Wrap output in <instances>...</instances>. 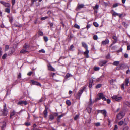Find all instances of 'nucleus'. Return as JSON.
I'll return each mask as SVG.
<instances>
[{
	"label": "nucleus",
	"instance_id": "obj_1",
	"mask_svg": "<svg viewBox=\"0 0 130 130\" xmlns=\"http://www.w3.org/2000/svg\"><path fill=\"white\" fill-rule=\"evenodd\" d=\"M82 44L83 47L86 49V51L84 52V55L86 56L87 58L89 57L88 54L89 51L88 50V46L87 44L85 42H83L82 43Z\"/></svg>",
	"mask_w": 130,
	"mask_h": 130
},
{
	"label": "nucleus",
	"instance_id": "obj_2",
	"mask_svg": "<svg viewBox=\"0 0 130 130\" xmlns=\"http://www.w3.org/2000/svg\"><path fill=\"white\" fill-rule=\"evenodd\" d=\"M8 114V110L6 107V104L5 103L4 105L3 109L1 115L4 116H7Z\"/></svg>",
	"mask_w": 130,
	"mask_h": 130
},
{
	"label": "nucleus",
	"instance_id": "obj_3",
	"mask_svg": "<svg viewBox=\"0 0 130 130\" xmlns=\"http://www.w3.org/2000/svg\"><path fill=\"white\" fill-rule=\"evenodd\" d=\"M98 95L99 97L96 99V100L97 101L102 99L104 101H106L107 100L106 98L104 96L103 94L102 93H99L98 94Z\"/></svg>",
	"mask_w": 130,
	"mask_h": 130
},
{
	"label": "nucleus",
	"instance_id": "obj_4",
	"mask_svg": "<svg viewBox=\"0 0 130 130\" xmlns=\"http://www.w3.org/2000/svg\"><path fill=\"white\" fill-rule=\"evenodd\" d=\"M85 88L86 87H83L79 91L78 93L77 94V99H79L80 98Z\"/></svg>",
	"mask_w": 130,
	"mask_h": 130
},
{
	"label": "nucleus",
	"instance_id": "obj_5",
	"mask_svg": "<svg viewBox=\"0 0 130 130\" xmlns=\"http://www.w3.org/2000/svg\"><path fill=\"white\" fill-rule=\"evenodd\" d=\"M112 98L117 102H120L122 99V97L120 96H119L117 95H114L112 97Z\"/></svg>",
	"mask_w": 130,
	"mask_h": 130
},
{
	"label": "nucleus",
	"instance_id": "obj_6",
	"mask_svg": "<svg viewBox=\"0 0 130 130\" xmlns=\"http://www.w3.org/2000/svg\"><path fill=\"white\" fill-rule=\"evenodd\" d=\"M125 119H124L123 121H121L118 123V124L119 125L121 126L123 125L124 126L127 125V122L125 121Z\"/></svg>",
	"mask_w": 130,
	"mask_h": 130
},
{
	"label": "nucleus",
	"instance_id": "obj_7",
	"mask_svg": "<svg viewBox=\"0 0 130 130\" xmlns=\"http://www.w3.org/2000/svg\"><path fill=\"white\" fill-rule=\"evenodd\" d=\"M124 114L123 111L121 112L117 116V118L118 119H121L124 116Z\"/></svg>",
	"mask_w": 130,
	"mask_h": 130
},
{
	"label": "nucleus",
	"instance_id": "obj_8",
	"mask_svg": "<svg viewBox=\"0 0 130 130\" xmlns=\"http://www.w3.org/2000/svg\"><path fill=\"white\" fill-rule=\"evenodd\" d=\"M28 102L26 101H20L17 103V104L22 106L23 105H26L27 104Z\"/></svg>",
	"mask_w": 130,
	"mask_h": 130
},
{
	"label": "nucleus",
	"instance_id": "obj_9",
	"mask_svg": "<svg viewBox=\"0 0 130 130\" xmlns=\"http://www.w3.org/2000/svg\"><path fill=\"white\" fill-rule=\"evenodd\" d=\"M109 40L107 39H106L105 40L102 41V44L103 45H105L109 43Z\"/></svg>",
	"mask_w": 130,
	"mask_h": 130
},
{
	"label": "nucleus",
	"instance_id": "obj_10",
	"mask_svg": "<svg viewBox=\"0 0 130 130\" xmlns=\"http://www.w3.org/2000/svg\"><path fill=\"white\" fill-rule=\"evenodd\" d=\"M107 61L105 60H101L99 62V64L101 66H103L104 64H106Z\"/></svg>",
	"mask_w": 130,
	"mask_h": 130
},
{
	"label": "nucleus",
	"instance_id": "obj_11",
	"mask_svg": "<svg viewBox=\"0 0 130 130\" xmlns=\"http://www.w3.org/2000/svg\"><path fill=\"white\" fill-rule=\"evenodd\" d=\"M47 109V108L46 107L45 110L43 112V114L45 117H46L47 116L48 113Z\"/></svg>",
	"mask_w": 130,
	"mask_h": 130
},
{
	"label": "nucleus",
	"instance_id": "obj_12",
	"mask_svg": "<svg viewBox=\"0 0 130 130\" xmlns=\"http://www.w3.org/2000/svg\"><path fill=\"white\" fill-rule=\"evenodd\" d=\"M99 112L102 113L105 116H107V112L105 110H100Z\"/></svg>",
	"mask_w": 130,
	"mask_h": 130
},
{
	"label": "nucleus",
	"instance_id": "obj_13",
	"mask_svg": "<svg viewBox=\"0 0 130 130\" xmlns=\"http://www.w3.org/2000/svg\"><path fill=\"white\" fill-rule=\"evenodd\" d=\"M32 82L33 85L40 86H41L40 84L37 82L33 81H32Z\"/></svg>",
	"mask_w": 130,
	"mask_h": 130
},
{
	"label": "nucleus",
	"instance_id": "obj_14",
	"mask_svg": "<svg viewBox=\"0 0 130 130\" xmlns=\"http://www.w3.org/2000/svg\"><path fill=\"white\" fill-rule=\"evenodd\" d=\"M48 69L51 71H54L55 69L50 64H49L48 66Z\"/></svg>",
	"mask_w": 130,
	"mask_h": 130
},
{
	"label": "nucleus",
	"instance_id": "obj_15",
	"mask_svg": "<svg viewBox=\"0 0 130 130\" xmlns=\"http://www.w3.org/2000/svg\"><path fill=\"white\" fill-rule=\"evenodd\" d=\"M86 110H87L88 113H90L92 109L91 107L89 106H88L87 107L86 109Z\"/></svg>",
	"mask_w": 130,
	"mask_h": 130
},
{
	"label": "nucleus",
	"instance_id": "obj_16",
	"mask_svg": "<svg viewBox=\"0 0 130 130\" xmlns=\"http://www.w3.org/2000/svg\"><path fill=\"white\" fill-rule=\"evenodd\" d=\"M90 101L88 105V106H90V105H91L93 103V102L92 100L91 95H90Z\"/></svg>",
	"mask_w": 130,
	"mask_h": 130
},
{
	"label": "nucleus",
	"instance_id": "obj_17",
	"mask_svg": "<svg viewBox=\"0 0 130 130\" xmlns=\"http://www.w3.org/2000/svg\"><path fill=\"white\" fill-rule=\"evenodd\" d=\"M107 121L108 122V125H111V122L113 121V119L111 120L109 118H108L107 119Z\"/></svg>",
	"mask_w": 130,
	"mask_h": 130
},
{
	"label": "nucleus",
	"instance_id": "obj_18",
	"mask_svg": "<svg viewBox=\"0 0 130 130\" xmlns=\"http://www.w3.org/2000/svg\"><path fill=\"white\" fill-rule=\"evenodd\" d=\"M28 52V51L24 49H22L20 51V53L22 54H25Z\"/></svg>",
	"mask_w": 130,
	"mask_h": 130
},
{
	"label": "nucleus",
	"instance_id": "obj_19",
	"mask_svg": "<svg viewBox=\"0 0 130 130\" xmlns=\"http://www.w3.org/2000/svg\"><path fill=\"white\" fill-rule=\"evenodd\" d=\"M129 79H125V80L124 82V83H125V85L126 86H127L128 85V84L129 82Z\"/></svg>",
	"mask_w": 130,
	"mask_h": 130
},
{
	"label": "nucleus",
	"instance_id": "obj_20",
	"mask_svg": "<svg viewBox=\"0 0 130 130\" xmlns=\"http://www.w3.org/2000/svg\"><path fill=\"white\" fill-rule=\"evenodd\" d=\"M84 5L83 4H81L78 6V9H81L83 8Z\"/></svg>",
	"mask_w": 130,
	"mask_h": 130
},
{
	"label": "nucleus",
	"instance_id": "obj_21",
	"mask_svg": "<svg viewBox=\"0 0 130 130\" xmlns=\"http://www.w3.org/2000/svg\"><path fill=\"white\" fill-rule=\"evenodd\" d=\"M4 5L6 7H9L10 6V5L9 3H6L5 2Z\"/></svg>",
	"mask_w": 130,
	"mask_h": 130
},
{
	"label": "nucleus",
	"instance_id": "obj_22",
	"mask_svg": "<svg viewBox=\"0 0 130 130\" xmlns=\"http://www.w3.org/2000/svg\"><path fill=\"white\" fill-rule=\"evenodd\" d=\"M115 81V80L113 79H111L110 81V83L111 85H114V82Z\"/></svg>",
	"mask_w": 130,
	"mask_h": 130
},
{
	"label": "nucleus",
	"instance_id": "obj_23",
	"mask_svg": "<svg viewBox=\"0 0 130 130\" xmlns=\"http://www.w3.org/2000/svg\"><path fill=\"white\" fill-rule=\"evenodd\" d=\"M119 66L120 67L121 69H123L125 67V65L122 64H120L119 65Z\"/></svg>",
	"mask_w": 130,
	"mask_h": 130
},
{
	"label": "nucleus",
	"instance_id": "obj_24",
	"mask_svg": "<svg viewBox=\"0 0 130 130\" xmlns=\"http://www.w3.org/2000/svg\"><path fill=\"white\" fill-rule=\"evenodd\" d=\"M15 112L14 110H13L12 111L10 114V117L14 116L15 114Z\"/></svg>",
	"mask_w": 130,
	"mask_h": 130
},
{
	"label": "nucleus",
	"instance_id": "obj_25",
	"mask_svg": "<svg viewBox=\"0 0 130 130\" xmlns=\"http://www.w3.org/2000/svg\"><path fill=\"white\" fill-rule=\"evenodd\" d=\"M119 61H115L113 62V64L114 65L117 66L119 64Z\"/></svg>",
	"mask_w": 130,
	"mask_h": 130
},
{
	"label": "nucleus",
	"instance_id": "obj_26",
	"mask_svg": "<svg viewBox=\"0 0 130 130\" xmlns=\"http://www.w3.org/2000/svg\"><path fill=\"white\" fill-rule=\"evenodd\" d=\"M112 15L115 17L116 16H118L119 15V14L116 13L114 11H113V13L112 14Z\"/></svg>",
	"mask_w": 130,
	"mask_h": 130
},
{
	"label": "nucleus",
	"instance_id": "obj_27",
	"mask_svg": "<svg viewBox=\"0 0 130 130\" xmlns=\"http://www.w3.org/2000/svg\"><path fill=\"white\" fill-rule=\"evenodd\" d=\"M66 104L68 105H71V102L69 100H67L66 101Z\"/></svg>",
	"mask_w": 130,
	"mask_h": 130
},
{
	"label": "nucleus",
	"instance_id": "obj_28",
	"mask_svg": "<svg viewBox=\"0 0 130 130\" xmlns=\"http://www.w3.org/2000/svg\"><path fill=\"white\" fill-rule=\"evenodd\" d=\"M99 5H96L94 7H93L94 10L98 9V8Z\"/></svg>",
	"mask_w": 130,
	"mask_h": 130
},
{
	"label": "nucleus",
	"instance_id": "obj_29",
	"mask_svg": "<svg viewBox=\"0 0 130 130\" xmlns=\"http://www.w3.org/2000/svg\"><path fill=\"white\" fill-rule=\"evenodd\" d=\"M7 56V54L6 53L4 54L2 57V58L3 59H5L6 58Z\"/></svg>",
	"mask_w": 130,
	"mask_h": 130
},
{
	"label": "nucleus",
	"instance_id": "obj_30",
	"mask_svg": "<svg viewBox=\"0 0 130 130\" xmlns=\"http://www.w3.org/2000/svg\"><path fill=\"white\" fill-rule=\"evenodd\" d=\"M71 76V75L70 74L68 73L66 74V78H68Z\"/></svg>",
	"mask_w": 130,
	"mask_h": 130
},
{
	"label": "nucleus",
	"instance_id": "obj_31",
	"mask_svg": "<svg viewBox=\"0 0 130 130\" xmlns=\"http://www.w3.org/2000/svg\"><path fill=\"white\" fill-rule=\"evenodd\" d=\"M54 118V116L52 115H51L49 116V119L51 120H53Z\"/></svg>",
	"mask_w": 130,
	"mask_h": 130
},
{
	"label": "nucleus",
	"instance_id": "obj_32",
	"mask_svg": "<svg viewBox=\"0 0 130 130\" xmlns=\"http://www.w3.org/2000/svg\"><path fill=\"white\" fill-rule=\"evenodd\" d=\"M93 24L96 27H98L99 26L98 24L96 22H94L93 23Z\"/></svg>",
	"mask_w": 130,
	"mask_h": 130
},
{
	"label": "nucleus",
	"instance_id": "obj_33",
	"mask_svg": "<svg viewBox=\"0 0 130 130\" xmlns=\"http://www.w3.org/2000/svg\"><path fill=\"white\" fill-rule=\"evenodd\" d=\"M79 115H77L74 118V119L75 120H77L79 118Z\"/></svg>",
	"mask_w": 130,
	"mask_h": 130
},
{
	"label": "nucleus",
	"instance_id": "obj_34",
	"mask_svg": "<svg viewBox=\"0 0 130 130\" xmlns=\"http://www.w3.org/2000/svg\"><path fill=\"white\" fill-rule=\"evenodd\" d=\"M23 47L24 48L26 49L29 47V46L28 45L26 44Z\"/></svg>",
	"mask_w": 130,
	"mask_h": 130
},
{
	"label": "nucleus",
	"instance_id": "obj_35",
	"mask_svg": "<svg viewBox=\"0 0 130 130\" xmlns=\"http://www.w3.org/2000/svg\"><path fill=\"white\" fill-rule=\"evenodd\" d=\"M93 38L94 40H97L98 39V36L96 35H94L93 36Z\"/></svg>",
	"mask_w": 130,
	"mask_h": 130
},
{
	"label": "nucleus",
	"instance_id": "obj_36",
	"mask_svg": "<svg viewBox=\"0 0 130 130\" xmlns=\"http://www.w3.org/2000/svg\"><path fill=\"white\" fill-rule=\"evenodd\" d=\"M74 26L76 28L78 29H79L80 28V26L77 24H75Z\"/></svg>",
	"mask_w": 130,
	"mask_h": 130
},
{
	"label": "nucleus",
	"instance_id": "obj_37",
	"mask_svg": "<svg viewBox=\"0 0 130 130\" xmlns=\"http://www.w3.org/2000/svg\"><path fill=\"white\" fill-rule=\"evenodd\" d=\"M100 69L99 67H95L94 68V70L95 71H98Z\"/></svg>",
	"mask_w": 130,
	"mask_h": 130
},
{
	"label": "nucleus",
	"instance_id": "obj_38",
	"mask_svg": "<svg viewBox=\"0 0 130 130\" xmlns=\"http://www.w3.org/2000/svg\"><path fill=\"white\" fill-rule=\"evenodd\" d=\"M5 11L7 13H9L10 12V9L9 8H6L5 9Z\"/></svg>",
	"mask_w": 130,
	"mask_h": 130
},
{
	"label": "nucleus",
	"instance_id": "obj_39",
	"mask_svg": "<svg viewBox=\"0 0 130 130\" xmlns=\"http://www.w3.org/2000/svg\"><path fill=\"white\" fill-rule=\"evenodd\" d=\"M21 77V73H19V74L18 75V79H20Z\"/></svg>",
	"mask_w": 130,
	"mask_h": 130
},
{
	"label": "nucleus",
	"instance_id": "obj_40",
	"mask_svg": "<svg viewBox=\"0 0 130 130\" xmlns=\"http://www.w3.org/2000/svg\"><path fill=\"white\" fill-rule=\"evenodd\" d=\"M122 24L125 27H127L128 26L127 24L125 22H123Z\"/></svg>",
	"mask_w": 130,
	"mask_h": 130
},
{
	"label": "nucleus",
	"instance_id": "obj_41",
	"mask_svg": "<svg viewBox=\"0 0 130 130\" xmlns=\"http://www.w3.org/2000/svg\"><path fill=\"white\" fill-rule=\"evenodd\" d=\"M101 84H98V85H97L96 87V88H100V87H101Z\"/></svg>",
	"mask_w": 130,
	"mask_h": 130
},
{
	"label": "nucleus",
	"instance_id": "obj_42",
	"mask_svg": "<svg viewBox=\"0 0 130 130\" xmlns=\"http://www.w3.org/2000/svg\"><path fill=\"white\" fill-rule=\"evenodd\" d=\"M39 52L40 53L42 52L44 53L45 52V51L44 49H43L39 50Z\"/></svg>",
	"mask_w": 130,
	"mask_h": 130
},
{
	"label": "nucleus",
	"instance_id": "obj_43",
	"mask_svg": "<svg viewBox=\"0 0 130 130\" xmlns=\"http://www.w3.org/2000/svg\"><path fill=\"white\" fill-rule=\"evenodd\" d=\"M44 39L46 42L48 40V39L47 37H44Z\"/></svg>",
	"mask_w": 130,
	"mask_h": 130
},
{
	"label": "nucleus",
	"instance_id": "obj_44",
	"mask_svg": "<svg viewBox=\"0 0 130 130\" xmlns=\"http://www.w3.org/2000/svg\"><path fill=\"white\" fill-rule=\"evenodd\" d=\"M48 17H42L41 18V20H43L48 18Z\"/></svg>",
	"mask_w": 130,
	"mask_h": 130
},
{
	"label": "nucleus",
	"instance_id": "obj_45",
	"mask_svg": "<svg viewBox=\"0 0 130 130\" xmlns=\"http://www.w3.org/2000/svg\"><path fill=\"white\" fill-rule=\"evenodd\" d=\"M9 46L7 45H6L5 47V51H6L9 49Z\"/></svg>",
	"mask_w": 130,
	"mask_h": 130
},
{
	"label": "nucleus",
	"instance_id": "obj_46",
	"mask_svg": "<svg viewBox=\"0 0 130 130\" xmlns=\"http://www.w3.org/2000/svg\"><path fill=\"white\" fill-rule=\"evenodd\" d=\"M112 38L115 41H117V37L115 36H113L112 37Z\"/></svg>",
	"mask_w": 130,
	"mask_h": 130
},
{
	"label": "nucleus",
	"instance_id": "obj_47",
	"mask_svg": "<svg viewBox=\"0 0 130 130\" xmlns=\"http://www.w3.org/2000/svg\"><path fill=\"white\" fill-rule=\"evenodd\" d=\"M74 47V46L73 45H72L70 47V48L69 49V50H73V49Z\"/></svg>",
	"mask_w": 130,
	"mask_h": 130
},
{
	"label": "nucleus",
	"instance_id": "obj_48",
	"mask_svg": "<svg viewBox=\"0 0 130 130\" xmlns=\"http://www.w3.org/2000/svg\"><path fill=\"white\" fill-rule=\"evenodd\" d=\"M124 56L125 58H127L128 57V55L126 53H125L124 55Z\"/></svg>",
	"mask_w": 130,
	"mask_h": 130
},
{
	"label": "nucleus",
	"instance_id": "obj_49",
	"mask_svg": "<svg viewBox=\"0 0 130 130\" xmlns=\"http://www.w3.org/2000/svg\"><path fill=\"white\" fill-rule=\"evenodd\" d=\"M95 125L97 126H98L100 125V123L99 122L97 123H95Z\"/></svg>",
	"mask_w": 130,
	"mask_h": 130
},
{
	"label": "nucleus",
	"instance_id": "obj_50",
	"mask_svg": "<svg viewBox=\"0 0 130 130\" xmlns=\"http://www.w3.org/2000/svg\"><path fill=\"white\" fill-rule=\"evenodd\" d=\"M128 127L127 126H126L124 128L123 130H128Z\"/></svg>",
	"mask_w": 130,
	"mask_h": 130
},
{
	"label": "nucleus",
	"instance_id": "obj_51",
	"mask_svg": "<svg viewBox=\"0 0 130 130\" xmlns=\"http://www.w3.org/2000/svg\"><path fill=\"white\" fill-rule=\"evenodd\" d=\"M122 47H121L119 50H118L117 51V52H120L122 51Z\"/></svg>",
	"mask_w": 130,
	"mask_h": 130
},
{
	"label": "nucleus",
	"instance_id": "obj_52",
	"mask_svg": "<svg viewBox=\"0 0 130 130\" xmlns=\"http://www.w3.org/2000/svg\"><path fill=\"white\" fill-rule=\"evenodd\" d=\"M118 6V4L117 3H116L113 4V7H116Z\"/></svg>",
	"mask_w": 130,
	"mask_h": 130
},
{
	"label": "nucleus",
	"instance_id": "obj_53",
	"mask_svg": "<svg viewBox=\"0 0 130 130\" xmlns=\"http://www.w3.org/2000/svg\"><path fill=\"white\" fill-rule=\"evenodd\" d=\"M25 125L27 126L30 125V123L29 122H26L25 123Z\"/></svg>",
	"mask_w": 130,
	"mask_h": 130
},
{
	"label": "nucleus",
	"instance_id": "obj_54",
	"mask_svg": "<svg viewBox=\"0 0 130 130\" xmlns=\"http://www.w3.org/2000/svg\"><path fill=\"white\" fill-rule=\"evenodd\" d=\"M124 84H123L121 85V88L123 90H124Z\"/></svg>",
	"mask_w": 130,
	"mask_h": 130
},
{
	"label": "nucleus",
	"instance_id": "obj_55",
	"mask_svg": "<svg viewBox=\"0 0 130 130\" xmlns=\"http://www.w3.org/2000/svg\"><path fill=\"white\" fill-rule=\"evenodd\" d=\"M118 129V126L117 125H115V128L114 130H117Z\"/></svg>",
	"mask_w": 130,
	"mask_h": 130
},
{
	"label": "nucleus",
	"instance_id": "obj_56",
	"mask_svg": "<svg viewBox=\"0 0 130 130\" xmlns=\"http://www.w3.org/2000/svg\"><path fill=\"white\" fill-rule=\"evenodd\" d=\"M117 41H113V42L112 43V44H111V46H112L115 43L117 42Z\"/></svg>",
	"mask_w": 130,
	"mask_h": 130
},
{
	"label": "nucleus",
	"instance_id": "obj_57",
	"mask_svg": "<svg viewBox=\"0 0 130 130\" xmlns=\"http://www.w3.org/2000/svg\"><path fill=\"white\" fill-rule=\"evenodd\" d=\"M91 26V25L90 24H88L86 26L87 28L88 29V28H89Z\"/></svg>",
	"mask_w": 130,
	"mask_h": 130
},
{
	"label": "nucleus",
	"instance_id": "obj_58",
	"mask_svg": "<svg viewBox=\"0 0 130 130\" xmlns=\"http://www.w3.org/2000/svg\"><path fill=\"white\" fill-rule=\"evenodd\" d=\"M32 72H30L28 73L27 75L29 76H30L32 74Z\"/></svg>",
	"mask_w": 130,
	"mask_h": 130
},
{
	"label": "nucleus",
	"instance_id": "obj_59",
	"mask_svg": "<svg viewBox=\"0 0 130 130\" xmlns=\"http://www.w3.org/2000/svg\"><path fill=\"white\" fill-rule=\"evenodd\" d=\"M107 101V102L108 104L110 103L111 102V101L109 99H108L107 100H106Z\"/></svg>",
	"mask_w": 130,
	"mask_h": 130
},
{
	"label": "nucleus",
	"instance_id": "obj_60",
	"mask_svg": "<svg viewBox=\"0 0 130 130\" xmlns=\"http://www.w3.org/2000/svg\"><path fill=\"white\" fill-rule=\"evenodd\" d=\"M5 2L3 1H0V3L2 4L3 5H4V4L5 3Z\"/></svg>",
	"mask_w": 130,
	"mask_h": 130
},
{
	"label": "nucleus",
	"instance_id": "obj_61",
	"mask_svg": "<svg viewBox=\"0 0 130 130\" xmlns=\"http://www.w3.org/2000/svg\"><path fill=\"white\" fill-rule=\"evenodd\" d=\"M116 48V46H114L112 47V50H115Z\"/></svg>",
	"mask_w": 130,
	"mask_h": 130
},
{
	"label": "nucleus",
	"instance_id": "obj_62",
	"mask_svg": "<svg viewBox=\"0 0 130 130\" xmlns=\"http://www.w3.org/2000/svg\"><path fill=\"white\" fill-rule=\"evenodd\" d=\"M39 34L40 35L42 36L43 35V33L42 31H39Z\"/></svg>",
	"mask_w": 130,
	"mask_h": 130
},
{
	"label": "nucleus",
	"instance_id": "obj_63",
	"mask_svg": "<svg viewBox=\"0 0 130 130\" xmlns=\"http://www.w3.org/2000/svg\"><path fill=\"white\" fill-rule=\"evenodd\" d=\"M12 5H14L15 3V0H12Z\"/></svg>",
	"mask_w": 130,
	"mask_h": 130
},
{
	"label": "nucleus",
	"instance_id": "obj_64",
	"mask_svg": "<svg viewBox=\"0 0 130 130\" xmlns=\"http://www.w3.org/2000/svg\"><path fill=\"white\" fill-rule=\"evenodd\" d=\"M127 50H130V45H128L127 46Z\"/></svg>",
	"mask_w": 130,
	"mask_h": 130
}]
</instances>
